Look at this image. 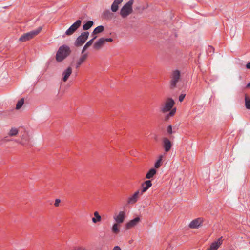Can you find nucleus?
Wrapping results in <instances>:
<instances>
[{
  "instance_id": "obj_1",
  "label": "nucleus",
  "mask_w": 250,
  "mask_h": 250,
  "mask_svg": "<svg viewBox=\"0 0 250 250\" xmlns=\"http://www.w3.org/2000/svg\"><path fill=\"white\" fill-rule=\"evenodd\" d=\"M174 104V101L172 98H168L164 105L161 107V110L163 113H166L170 111L169 113L166 116V118L167 120L169 117L173 116L176 112V108H173L172 107Z\"/></svg>"
},
{
  "instance_id": "obj_2",
  "label": "nucleus",
  "mask_w": 250,
  "mask_h": 250,
  "mask_svg": "<svg viewBox=\"0 0 250 250\" xmlns=\"http://www.w3.org/2000/svg\"><path fill=\"white\" fill-rule=\"evenodd\" d=\"M70 47L66 45L60 46L56 54V60L58 62H61L67 58L71 53Z\"/></svg>"
},
{
  "instance_id": "obj_3",
  "label": "nucleus",
  "mask_w": 250,
  "mask_h": 250,
  "mask_svg": "<svg viewBox=\"0 0 250 250\" xmlns=\"http://www.w3.org/2000/svg\"><path fill=\"white\" fill-rule=\"evenodd\" d=\"M181 78V73L178 70H173L170 75V88L174 89L176 87L178 83L179 82Z\"/></svg>"
},
{
  "instance_id": "obj_4",
  "label": "nucleus",
  "mask_w": 250,
  "mask_h": 250,
  "mask_svg": "<svg viewBox=\"0 0 250 250\" xmlns=\"http://www.w3.org/2000/svg\"><path fill=\"white\" fill-rule=\"evenodd\" d=\"M134 0H129L121 8L120 14L123 18L127 17L133 12L132 5Z\"/></svg>"
},
{
  "instance_id": "obj_5",
  "label": "nucleus",
  "mask_w": 250,
  "mask_h": 250,
  "mask_svg": "<svg viewBox=\"0 0 250 250\" xmlns=\"http://www.w3.org/2000/svg\"><path fill=\"white\" fill-rule=\"evenodd\" d=\"M42 27H39L37 29L31 31L29 32L22 34L19 39V41L21 42H26L33 38L37 35L42 30Z\"/></svg>"
},
{
  "instance_id": "obj_6",
  "label": "nucleus",
  "mask_w": 250,
  "mask_h": 250,
  "mask_svg": "<svg viewBox=\"0 0 250 250\" xmlns=\"http://www.w3.org/2000/svg\"><path fill=\"white\" fill-rule=\"evenodd\" d=\"M89 33L88 31H84L81 33L76 39L74 45L76 47L81 46L85 42L88 38Z\"/></svg>"
},
{
  "instance_id": "obj_7",
  "label": "nucleus",
  "mask_w": 250,
  "mask_h": 250,
  "mask_svg": "<svg viewBox=\"0 0 250 250\" xmlns=\"http://www.w3.org/2000/svg\"><path fill=\"white\" fill-rule=\"evenodd\" d=\"M82 21L78 20L65 31V34L62 36L64 37L65 36H70L72 35L81 26Z\"/></svg>"
},
{
  "instance_id": "obj_8",
  "label": "nucleus",
  "mask_w": 250,
  "mask_h": 250,
  "mask_svg": "<svg viewBox=\"0 0 250 250\" xmlns=\"http://www.w3.org/2000/svg\"><path fill=\"white\" fill-rule=\"evenodd\" d=\"M203 222L202 218H198L192 220L189 224V227L191 229L198 228L200 227Z\"/></svg>"
},
{
  "instance_id": "obj_9",
  "label": "nucleus",
  "mask_w": 250,
  "mask_h": 250,
  "mask_svg": "<svg viewBox=\"0 0 250 250\" xmlns=\"http://www.w3.org/2000/svg\"><path fill=\"white\" fill-rule=\"evenodd\" d=\"M125 217V213L124 211H120L118 214L115 215L113 219L116 223L121 224L124 222Z\"/></svg>"
},
{
  "instance_id": "obj_10",
  "label": "nucleus",
  "mask_w": 250,
  "mask_h": 250,
  "mask_svg": "<svg viewBox=\"0 0 250 250\" xmlns=\"http://www.w3.org/2000/svg\"><path fill=\"white\" fill-rule=\"evenodd\" d=\"M140 194H141V192L139 190L136 191L132 196L128 198L127 203L129 204H133L136 203L138 201Z\"/></svg>"
},
{
  "instance_id": "obj_11",
  "label": "nucleus",
  "mask_w": 250,
  "mask_h": 250,
  "mask_svg": "<svg viewBox=\"0 0 250 250\" xmlns=\"http://www.w3.org/2000/svg\"><path fill=\"white\" fill-rule=\"evenodd\" d=\"M140 219L139 217H137L135 218L134 219L130 220L125 225L126 229H129L131 228H132L135 226L140 221Z\"/></svg>"
},
{
  "instance_id": "obj_12",
  "label": "nucleus",
  "mask_w": 250,
  "mask_h": 250,
  "mask_svg": "<svg viewBox=\"0 0 250 250\" xmlns=\"http://www.w3.org/2000/svg\"><path fill=\"white\" fill-rule=\"evenodd\" d=\"M152 186V183L150 180H146L142 184V189L141 194H142L144 192H146Z\"/></svg>"
},
{
  "instance_id": "obj_13",
  "label": "nucleus",
  "mask_w": 250,
  "mask_h": 250,
  "mask_svg": "<svg viewBox=\"0 0 250 250\" xmlns=\"http://www.w3.org/2000/svg\"><path fill=\"white\" fill-rule=\"evenodd\" d=\"M72 72L71 67H68L66 69L64 70L62 74V79L64 82H66Z\"/></svg>"
},
{
  "instance_id": "obj_14",
  "label": "nucleus",
  "mask_w": 250,
  "mask_h": 250,
  "mask_svg": "<svg viewBox=\"0 0 250 250\" xmlns=\"http://www.w3.org/2000/svg\"><path fill=\"white\" fill-rule=\"evenodd\" d=\"M222 237L218 238L216 241L213 242L210 246L208 250H217L219 246L222 244Z\"/></svg>"
},
{
  "instance_id": "obj_15",
  "label": "nucleus",
  "mask_w": 250,
  "mask_h": 250,
  "mask_svg": "<svg viewBox=\"0 0 250 250\" xmlns=\"http://www.w3.org/2000/svg\"><path fill=\"white\" fill-rule=\"evenodd\" d=\"M163 146L166 152L169 151L172 146L170 141L167 138L163 139Z\"/></svg>"
},
{
  "instance_id": "obj_16",
  "label": "nucleus",
  "mask_w": 250,
  "mask_h": 250,
  "mask_svg": "<svg viewBox=\"0 0 250 250\" xmlns=\"http://www.w3.org/2000/svg\"><path fill=\"white\" fill-rule=\"evenodd\" d=\"M123 1V0H115L111 7V11L113 12H116L118 10L119 5L121 4Z\"/></svg>"
},
{
  "instance_id": "obj_17",
  "label": "nucleus",
  "mask_w": 250,
  "mask_h": 250,
  "mask_svg": "<svg viewBox=\"0 0 250 250\" xmlns=\"http://www.w3.org/2000/svg\"><path fill=\"white\" fill-rule=\"evenodd\" d=\"M87 57V54H84L82 55L80 58L78 60L76 64V68H78L80 67L81 65L85 61Z\"/></svg>"
},
{
  "instance_id": "obj_18",
  "label": "nucleus",
  "mask_w": 250,
  "mask_h": 250,
  "mask_svg": "<svg viewBox=\"0 0 250 250\" xmlns=\"http://www.w3.org/2000/svg\"><path fill=\"white\" fill-rule=\"evenodd\" d=\"M104 43V38H101L97 41L94 44L93 47L95 49H99Z\"/></svg>"
},
{
  "instance_id": "obj_19",
  "label": "nucleus",
  "mask_w": 250,
  "mask_h": 250,
  "mask_svg": "<svg viewBox=\"0 0 250 250\" xmlns=\"http://www.w3.org/2000/svg\"><path fill=\"white\" fill-rule=\"evenodd\" d=\"M156 173V170L154 168L150 169L146 175V178L147 179L152 178Z\"/></svg>"
},
{
  "instance_id": "obj_20",
  "label": "nucleus",
  "mask_w": 250,
  "mask_h": 250,
  "mask_svg": "<svg viewBox=\"0 0 250 250\" xmlns=\"http://www.w3.org/2000/svg\"><path fill=\"white\" fill-rule=\"evenodd\" d=\"M94 215L95 217L92 218V221L93 223H96L97 222H100L101 220V217L97 211H96L94 213Z\"/></svg>"
},
{
  "instance_id": "obj_21",
  "label": "nucleus",
  "mask_w": 250,
  "mask_h": 250,
  "mask_svg": "<svg viewBox=\"0 0 250 250\" xmlns=\"http://www.w3.org/2000/svg\"><path fill=\"white\" fill-rule=\"evenodd\" d=\"M104 28L103 25L98 26L94 29L93 31L92 32V34L96 35L97 34L101 33L104 30Z\"/></svg>"
},
{
  "instance_id": "obj_22",
  "label": "nucleus",
  "mask_w": 250,
  "mask_h": 250,
  "mask_svg": "<svg viewBox=\"0 0 250 250\" xmlns=\"http://www.w3.org/2000/svg\"><path fill=\"white\" fill-rule=\"evenodd\" d=\"M93 24L92 21H89L83 25V28L84 30H87L90 29Z\"/></svg>"
},
{
  "instance_id": "obj_23",
  "label": "nucleus",
  "mask_w": 250,
  "mask_h": 250,
  "mask_svg": "<svg viewBox=\"0 0 250 250\" xmlns=\"http://www.w3.org/2000/svg\"><path fill=\"white\" fill-rule=\"evenodd\" d=\"M104 17L105 19H110L113 17V14L109 10H105L103 13Z\"/></svg>"
},
{
  "instance_id": "obj_24",
  "label": "nucleus",
  "mask_w": 250,
  "mask_h": 250,
  "mask_svg": "<svg viewBox=\"0 0 250 250\" xmlns=\"http://www.w3.org/2000/svg\"><path fill=\"white\" fill-rule=\"evenodd\" d=\"M119 224L116 223H114L112 226L111 229L112 231L115 234H118L120 231L119 229L118 228Z\"/></svg>"
},
{
  "instance_id": "obj_25",
  "label": "nucleus",
  "mask_w": 250,
  "mask_h": 250,
  "mask_svg": "<svg viewBox=\"0 0 250 250\" xmlns=\"http://www.w3.org/2000/svg\"><path fill=\"white\" fill-rule=\"evenodd\" d=\"M92 40H90L89 41H88L83 46L82 51V53L83 54L84 52V51L87 49V48L91 46L92 44Z\"/></svg>"
},
{
  "instance_id": "obj_26",
  "label": "nucleus",
  "mask_w": 250,
  "mask_h": 250,
  "mask_svg": "<svg viewBox=\"0 0 250 250\" xmlns=\"http://www.w3.org/2000/svg\"><path fill=\"white\" fill-rule=\"evenodd\" d=\"M18 133V130L16 128H12L9 132V135L10 136H16Z\"/></svg>"
},
{
  "instance_id": "obj_27",
  "label": "nucleus",
  "mask_w": 250,
  "mask_h": 250,
  "mask_svg": "<svg viewBox=\"0 0 250 250\" xmlns=\"http://www.w3.org/2000/svg\"><path fill=\"white\" fill-rule=\"evenodd\" d=\"M23 104H24V99H21L17 103L16 108L17 109H19L21 107V106L23 105Z\"/></svg>"
},
{
  "instance_id": "obj_28",
  "label": "nucleus",
  "mask_w": 250,
  "mask_h": 250,
  "mask_svg": "<svg viewBox=\"0 0 250 250\" xmlns=\"http://www.w3.org/2000/svg\"><path fill=\"white\" fill-rule=\"evenodd\" d=\"M162 157H163V156H162V155L160 156L159 158L158 159V160L155 163L154 167L156 168H158L160 167L161 162L162 160Z\"/></svg>"
},
{
  "instance_id": "obj_29",
  "label": "nucleus",
  "mask_w": 250,
  "mask_h": 250,
  "mask_svg": "<svg viewBox=\"0 0 250 250\" xmlns=\"http://www.w3.org/2000/svg\"><path fill=\"white\" fill-rule=\"evenodd\" d=\"M245 104L246 108L250 109V99L247 95L245 97Z\"/></svg>"
},
{
  "instance_id": "obj_30",
  "label": "nucleus",
  "mask_w": 250,
  "mask_h": 250,
  "mask_svg": "<svg viewBox=\"0 0 250 250\" xmlns=\"http://www.w3.org/2000/svg\"><path fill=\"white\" fill-rule=\"evenodd\" d=\"M186 94H181L179 96V101L180 102H182L183 101L184 98L185 97Z\"/></svg>"
},
{
  "instance_id": "obj_31",
  "label": "nucleus",
  "mask_w": 250,
  "mask_h": 250,
  "mask_svg": "<svg viewBox=\"0 0 250 250\" xmlns=\"http://www.w3.org/2000/svg\"><path fill=\"white\" fill-rule=\"evenodd\" d=\"M167 132L169 134H171L172 133V129L171 125H168L167 126Z\"/></svg>"
},
{
  "instance_id": "obj_32",
  "label": "nucleus",
  "mask_w": 250,
  "mask_h": 250,
  "mask_svg": "<svg viewBox=\"0 0 250 250\" xmlns=\"http://www.w3.org/2000/svg\"><path fill=\"white\" fill-rule=\"evenodd\" d=\"M60 202H61V200L59 199H56L55 201L54 206L55 207L59 206Z\"/></svg>"
},
{
  "instance_id": "obj_33",
  "label": "nucleus",
  "mask_w": 250,
  "mask_h": 250,
  "mask_svg": "<svg viewBox=\"0 0 250 250\" xmlns=\"http://www.w3.org/2000/svg\"><path fill=\"white\" fill-rule=\"evenodd\" d=\"M73 250H87L86 249L83 247H76Z\"/></svg>"
},
{
  "instance_id": "obj_34",
  "label": "nucleus",
  "mask_w": 250,
  "mask_h": 250,
  "mask_svg": "<svg viewBox=\"0 0 250 250\" xmlns=\"http://www.w3.org/2000/svg\"><path fill=\"white\" fill-rule=\"evenodd\" d=\"M104 42H112L113 41V39L112 38H104Z\"/></svg>"
},
{
  "instance_id": "obj_35",
  "label": "nucleus",
  "mask_w": 250,
  "mask_h": 250,
  "mask_svg": "<svg viewBox=\"0 0 250 250\" xmlns=\"http://www.w3.org/2000/svg\"><path fill=\"white\" fill-rule=\"evenodd\" d=\"M112 250H121V249L119 246H116L114 247Z\"/></svg>"
},
{
  "instance_id": "obj_36",
  "label": "nucleus",
  "mask_w": 250,
  "mask_h": 250,
  "mask_svg": "<svg viewBox=\"0 0 250 250\" xmlns=\"http://www.w3.org/2000/svg\"><path fill=\"white\" fill-rule=\"evenodd\" d=\"M246 67L248 69H250V62L247 63V64H246Z\"/></svg>"
},
{
  "instance_id": "obj_37",
  "label": "nucleus",
  "mask_w": 250,
  "mask_h": 250,
  "mask_svg": "<svg viewBox=\"0 0 250 250\" xmlns=\"http://www.w3.org/2000/svg\"><path fill=\"white\" fill-rule=\"evenodd\" d=\"M92 35L93 36V38L91 40H92V42H93L94 40L97 38V36H95V35H93L92 34Z\"/></svg>"
},
{
  "instance_id": "obj_38",
  "label": "nucleus",
  "mask_w": 250,
  "mask_h": 250,
  "mask_svg": "<svg viewBox=\"0 0 250 250\" xmlns=\"http://www.w3.org/2000/svg\"><path fill=\"white\" fill-rule=\"evenodd\" d=\"M247 87H250V82L248 83L247 84Z\"/></svg>"
},
{
  "instance_id": "obj_39",
  "label": "nucleus",
  "mask_w": 250,
  "mask_h": 250,
  "mask_svg": "<svg viewBox=\"0 0 250 250\" xmlns=\"http://www.w3.org/2000/svg\"><path fill=\"white\" fill-rule=\"evenodd\" d=\"M230 31H231V35L232 34V31H235V29L234 28L233 30H232V29H230Z\"/></svg>"
},
{
  "instance_id": "obj_40",
  "label": "nucleus",
  "mask_w": 250,
  "mask_h": 250,
  "mask_svg": "<svg viewBox=\"0 0 250 250\" xmlns=\"http://www.w3.org/2000/svg\"><path fill=\"white\" fill-rule=\"evenodd\" d=\"M209 49H210V50H211V49H213V48L211 46H209V48H208V50H209Z\"/></svg>"
},
{
  "instance_id": "obj_41",
  "label": "nucleus",
  "mask_w": 250,
  "mask_h": 250,
  "mask_svg": "<svg viewBox=\"0 0 250 250\" xmlns=\"http://www.w3.org/2000/svg\"><path fill=\"white\" fill-rule=\"evenodd\" d=\"M166 250H168V249H167Z\"/></svg>"
}]
</instances>
